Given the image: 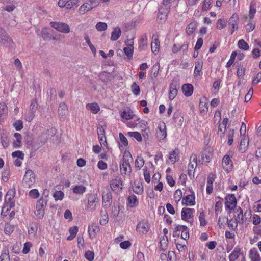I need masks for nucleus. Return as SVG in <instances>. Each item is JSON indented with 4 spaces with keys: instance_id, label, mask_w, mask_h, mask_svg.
Wrapping results in <instances>:
<instances>
[{
    "instance_id": "f257e3e1",
    "label": "nucleus",
    "mask_w": 261,
    "mask_h": 261,
    "mask_svg": "<svg viewBox=\"0 0 261 261\" xmlns=\"http://www.w3.org/2000/svg\"><path fill=\"white\" fill-rule=\"evenodd\" d=\"M15 195V189H11L8 191L5 195L4 206L2 208L1 215L5 216L6 215L4 214L5 210L6 209V212H7L11 208L14 207L15 201L14 199Z\"/></svg>"
},
{
    "instance_id": "f03ea898",
    "label": "nucleus",
    "mask_w": 261,
    "mask_h": 261,
    "mask_svg": "<svg viewBox=\"0 0 261 261\" xmlns=\"http://www.w3.org/2000/svg\"><path fill=\"white\" fill-rule=\"evenodd\" d=\"M132 155L129 152L124 153V155L120 163V172L122 174L126 175L131 172V167L129 160Z\"/></svg>"
},
{
    "instance_id": "7ed1b4c3",
    "label": "nucleus",
    "mask_w": 261,
    "mask_h": 261,
    "mask_svg": "<svg viewBox=\"0 0 261 261\" xmlns=\"http://www.w3.org/2000/svg\"><path fill=\"white\" fill-rule=\"evenodd\" d=\"M98 5L97 0H87L79 7L78 12L80 15H84Z\"/></svg>"
},
{
    "instance_id": "20e7f679",
    "label": "nucleus",
    "mask_w": 261,
    "mask_h": 261,
    "mask_svg": "<svg viewBox=\"0 0 261 261\" xmlns=\"http://www.w3.org/2000/svg\"><path fill=\"white\" fill-rule=\"evenodd\" d=\"M229 261H245V254L242 248L236 246L229 255Z\"/></svg>"
},
{
    "instance_id": "39448f33",
    "label": "nucleus",
    "mask_w": 261,
    "mask_h": 261,
    "mask_svg": "<svg viewBox=\"0 0 261 261\" xmlns=\"http://www.w3.org/2000/svg\"><path fill=\"white\" fill-rule=\"evenodd\" d=\"M46 204V200L42 197L37 201L36 211L34 213L38 218L40 219L43 217L44 215V208Z\"/></svg>"
},
{
    "instance_id": "423d86ee",
    "label": "nucleus",
    "mask_w": 261,
    "mask_h": 261,
    "mask_svg": "<svg viewBox=\"0 0 261 261\" xmlns=\"http://www.w3.org/2000/svg\"><path fill=\"white\" fill-rule=\"evenodd\" d=\"M23 184L29 188L31 187L36 182V176L32 170L26 171L23 179Z\"/></svg>"
},
{
    "instance_id": "0eeeda50",
    "label": "nucleus",
    "mask_w": 261,
    "mask_h": 261,
    "mask_svg": "<svg viewBox=\"0 0 261 261\" xmlns=\"http://www.w3.org/2000/svg\"><path fill=\"white\" fill-rule=\"evenodd\" d=\"M195 212L194 208H183L181 211V219L185 221L190 223L192 225L193 223V215Z\"/></svg>"
},
{
    "instance_id": "6e6552de",
    "label": "nucleus",
    "mask_w": 261,
    "mask_h": 261,
    "mask_svg": "<svg viewBox=\"0 0 261 261\" xmlns=\"http://www.w3.org/2000/svg\"><path fill=\"white\" fill-rule=\"evenodd\" d=\"M167 136L166 125L164 122H160L158 124V129L156 132V137L160 142L164 141Z\"/></svg>"
},
{
    "instance_id": "1a4fd4ad",
    "label": "nucleus",
    "mask_w": 261,
    "mask_h": 261,
    "mask_svg": "<svg viewBox=\"0 0 261 261\" xmlns=\"http://www.w3.org/2000/svg\"><path fill=\"white\" fill-rule=\"evenodd\" d=\"M50 25L57 31L65 34L70 32V28L68 24L61 22H50Z\"/></svg>"
},
{
    "instance_id": "9d476101",
    "label": "nucleus",
    "mask_w": 261,
    "mask_h": 261,
    "mask_svg": "<svg viewBox=\"0 0 261 261\" xmlns=\"http://www.w3.org/2000/svg\"><path fill=\"white\" fill-rule=\"evenodd\" d=\"M237 204V199L234 194H228L225 198V209L234 210Z\"/></svg>"
},
{
    "instance_id": "9b49d317",
    "label": "nucleus",
    "mask_w": 261,
    "mask_h": 261,
    "mask_svg": "<svg viewBox=\"0 0 261 261\" xmlns=\"http://www.w3.org/2000/svg\"><path fill=\"white\" fill-rule=\"evenodd\" d=\"M124 43L126 46L123 48V51L127 58L130 60L132 59L134 54V39H128Z\"/></svg>"
},
{
    "instance_id": "f8f14e48",
    "label": "nucleus",
    "mask_w": 261,
    "mask_h": 261,
    "mask_svg": "<svg viewBox=\"0 0 261 261\" xmlns=\"http://www.w3.org/2000/svg\"><path fill=\"white\" fill-rule=\"evenodd\" d=\"M99 203V200L97 194L92 193L89 195L86 208L89 210L95 209L97 204Z\"/></svg>"
},
{
    "instance_id": "ddd939ff",
    "label": "nucleus",
    "mask_w": 261,
    "mask_h": 261,
    "mask_svg": "<svg viewBox=\"0 0 261 261\" xmlns=\"http://www.w3.org/2000/svg\"><path fill=\"white\" fill-rule=\"evenodd\" d=\"M150 224L147 221L143 220L139 222L136 226V231L140 234H146L150 229Z\"/></svg>"
},
{
    "instance_id": "4468645a",
    "label": "nucleus",
    "mask_w": 261,
    "mask_h": 261,
    "mask_svg": "<svg viewBox=\"0 0 261 261\" xmlns=\"http://www.w3.org/2000/svg\"><path fill=\"white\" fill-rule=\"evenodd\" d=\"M222 167L227 173L230 172L233 169V162L231 157L226 154L224 155L222 160Z\"/></svg>"
},
{
    "instance_id": "2eb2a0df",
    "label": "nucleus",
    "mask_w": 261,
    "mask_h": 261,
    "mask_svg": "<svg viewBox=\"0 0 261 261\" xmlns=\"http://www.w3.org/2000/svg\"><path fill=\"white\" fill-rule=\"evenodd\" d=\"M170 6L163 3L159 9L158 18L161 20L165 21L167 18Z\"/></svg>"
},
{
    "instance_id": "dca6fc26",
    "label": "nucleus",
    "mask_w": 261,
    "mask_h": 261,
    "mask_svg": "<svg viewBox=\"0 0 261 261\" xmlns=\"http://www.w3.org/2000/svg\"><path fill=\"white\" fill-rule=\"evenodd\" d=\"M12 41L5 30L0 28V43L5 46L11 45Z\"/></svg>"
},
{
    "instance_id": "f3484780",
    "label": "nucleus",
    "mask_w": 261,
    "mask_h": 261,
    "mask_svg": "<svg viewBox=\"0 0 261 261\" xmlns=\"http://www.w3.org/2000/svg\"><path fill=\"white\" fill-rule=\"evenodd\" d=\"M110 186L112 190L115 192L120 191L122 189L123 182L120 177L117 176L112 179L110 182Z\"/></svg>"
},
{
    "instance_id": "a211bd4d",
    "label": "nucleus",
    "mask_w": 261,
    "mask_h": 261,
    "mask_svg": "<svg viewBox=\"0 0 261 261\" xmlns=\"http://www.w3.org/2000/svg\"><path fill=\"white\" fill-rule=\"evenodd\" d=\"M250 261H261V256L256 248H251L248 252Z\"/></svg>"
},
{
    "instance_id": "6ab92c4d",
    "label": "nucleus",
    "mask_w": 261,
    "mask_h": 261,
    "mask_svg": "<svg viewBox=\"0 0 261 261\" xmlns=\"http://www.w3.org/2000/svg\"><path fill=\"white\" fill-rule=\"evenodd\" d=\"M100 228L96 224H92L88 226V232L90 239L93 240L99 232Z\"/></svg>"
},
{
    "instance_id": "aec40b11",
    "label": "nucleus",
    "mask_w": 261,
    "mask_h": 261,
    "mask_svg": "<svg viewBox=\"0 0 261 261\" xmlns=\"http://www.w3.org/2000/svg\"><path fill=\"white\" fill-rule=\"evenodd\" d=\"M182 205L186 206H193L195 204V197L194 194H190L183 197L181 200Z\"/></svg>"
},
{
    "instance_id": "412c9836",
    "label": "nucleus",
    "mask_w": 261,
    "mask_h": 261,
    "mask_svg": "<svg viewBox=\"0 0 261 261\" xmlns=\"http://www.w3.org/2000/svg\"><path fill=\"white\" fill-rule=\"evenodd\" d=\"M176 232H181V237L185 240L189 238V230L187 226L178 225L175 227Z\"/></svg>"
},
{
    "instance_id": "4be33fe9",
    "label": "nucleus",
    "mask_w": 261,
    "mask_h": 261,
    "mask_svg": "<svg viewBox=\"0 0 261 261\" xmlns=\"http://www.w3.org/2000/svg\"><path fill=\"white\" fill-rule=\"evenodd\" d=\"M183 94L186 97L191 96L193 93L194 87L191 84H185L181 87Z\"/></svg>"
},
{
    "instance_id": "5701e85b",
    "label": "nucleus",
    "mask_w": 261,
    "mask_h": 261,
    "mask_svg": "<svg viewBox=\"0 0 261 261\" xmlns=\"http://www.w3.org/2000/svg\"><path fill=\"white\" fill-rule=\"evenodd\" d=\"M73 193L77 195H83L86 191V187L83 185H75L72 187Z\"/></svg>"
},
{
    "instance_id": "b1692460",
    "label": "nucleus",
    "mask_w": 261,
    "mask_h": 261,
    "mask_svg": "<svg viewBox=\"0 0 261 261\" xmlns=\"http://www.w3.org/2000/svg\"><path fill=\"white\" fill-rule=\"evenodd\" d=\"M208 106L207 100L205 98L200 99L199 104V109L202 115H205L208 111Z\"/></svg>"
},
{
    "instance_id": "393cba45",
    "label": "nucleus",
    "mask_w": 261,
    "mask_h": 261,
    "mask_svg": "<svg viewBox=\"0 0 261 261\" xmlns=\"http://www.w3.org/2000/svg\"><path fill=\"white\" fill-rule=\"evenodd\" d=\"M134 115L133 112L129 108L124 109L120 114L121 117L126 120L132 119Z\"/></svg>"
},
{
    "instance_id": "a878e982",
    "label": "nucleus",
    "mask_w": 261,
    "mask_h": 261,
    "mask_svg": "<svg viewBox=\"0 0 261 261\" xmlns=\"http://www.w3.org/2000/svg\"><path fill=\"white\" fill-rule=\"evenodd\" d=\"M256 9L255 8V7L252 4H251L250 5V7H249V15H248V16H247V15L243 16V17L242 18L243 21L244 22H246L248 20V19H253V20L255 14L256 13Z\"/></svg>"
},
{
    "instance_id": "bb28decb",
    "label": "nucleus",
    "mask_w": 261,
    "mask_h": 261,
    "mask_svg": "<svg viewBox=\"0 0 261 261\" xmlns=\"http://www.w3.org/2000/svg\"><path fill=\"white\" fill-rule=\"evenodd\" d=\"M249 145V140H248V137L244 136L241 139L240 144L239 147V150L241 152H245Z\"/></svg>"
},
{
    "instance_id": "cd10ccee",
    "label": "nucleus",
    "mask_w": 261,
    "mask_h": 261,
    "mask_svg": "<svg viewBox=\"0 0 261 261\" xmlns=\"http://www.w3.org/2000/svg\"><path fill=\"white\" fill-rule=\"evenodd\" d=\"M229 24L231 27V34H232L235 30L238 29L237 24V16L236 14H233L229 20Z\"/></svg>"
},
{
    "instance_id": "c85d7f7f",
    "label": "nucleus",
    "mask_w": 261,
    "mask_h": 261,
    "mask_svg": "<svg viewBox=\"0 0 261 261\" xmlns=\"http://www.w3.org/2000/svg\"><path fill=\"white\" fill-rule=\"evenodd\" d=\"M153 41H152L151 47L152 51L154 54H156L160 48V41L158 38L155 36H153L152 37Z\"/></svg>"
},
{
    "instance_id": "c756f323",
    "label": "nucleus",
    "mask_w": 261,
    "mask_h": 261,
    "mask_svg": "<svg viewBox=\"0 0 261 261\" xmlns=\"http://www.w3.org/2000/svg\"><path fill=\"white\" fill-rule=\"evenodd\" d=\"M121 35V30L119 27H116L113 28L111 33V40L115 41L118 40Z\"/></svg>"
},
{
    "instance_id": "7c9ffc66",
    "label": "nucleus",
    "mask_w": 261,
    "mask_h": 261,
    "mask_svg": "<svg viewBox=\"0 0 261 261\" xmlns=\"http://www.w3.org/2000/svg\"><path fill=\"white\" fill-rule=\"evenodd\" d=\"M14 137L15 138V141L13 142V146L14 148H18L21 146L22 136L20 134L15 133L14 134Z\"/></svg>"
},
{
    "instance_id": "2f4dec72",
    "label": "nucleus",
    "mask_w": 261,
    "mask_h": 261,
    "mask_svg": "<svg viewBox=\"0 0 261 261\" xmlns=\"http://www.w3.org/2000/svg\"><path fill=\"white\" fill-rule=\"evenodd\" d=\"M243 22L246 23L245 25V28L247 33L252 31L255 28V23L253 19H248L247 22H244L243 21Z\"/></svg>"
},
{
    "instance_id": "473e14b6",
    "label": "nucleus",
    "mask_w": 261,
    "mask_h": 261,
    "mask_svg": "<svg viewBox=\"0 0 261 261\" xmlns=\"http://www.w3.org/2000/svg\"><path fill=\"white\" fill-rule=\"evenodd\" d=\"M127 201L128 204L130 207H135L138 204V200L137 197L134 194L128 196Z\"/></svg>"
},
{
    "instance_id": "72a5a7b5",
    "label": "nucleus",
    "mask_w": 261,
    "mask_h": 261,
    "mask_svg": "<svg viewBox=\"0 0 261 261\" xmlns=\"http://www.w3.org/2000/svg\"><path fill=\"white\" fill-rule=\"evenodd\" d=\"M86 108L90 110L93 114H96L100 111V107L96 102L88 103L86 105Z\"/></svg>"
},
{
    "instance_id": "f704fd0d",
    "label": "nucleus",
    "mask_w": 261,
    "mask_h": 261,
    "mask_svg": "<svg viewBox=\"0 0 261 261\" xmlns=\"http://www.w3.org/2000/svg\"><path fill=\"white\" fill-rule=\"evenodd\" d=\"M168 246V240L167 236H163L160 239V249L163 251L167 250Z\"/></svg>"
},
{
    "instance_id": "c9c22d12",
    "label": "nucleus",
    "mask_w": 261,
    "mask_h": 261,
    "mask_svg": "<svg viewBox=\"0 0 261 261\" xmlns=\"http://www.w3.org/2000/svg\"><path fill=\"white\" fill-rule=\"evenodd\" d=\"M8 108L5 103H0V120H3L7 116Z\"/></svg>"
},
{
    "instance_id": "e433bc0d",
    "label": "nucleus",
    "mask_w": 261,
    "mask_h": 261,
    "mask_svg": "<svg viewBox=\"0 0 261 261\" xmlns=\"http://www.w3.org/2000/svg\"><path fill=\"white\" fill-rule=\"evenodd\" d=\"M203 62L201 61H198L195 63V69L194 71V77H197L200 75L202 70Z\"/></svg>"
},
{
    "instance_id": "4c0bfd02",
    "label": "nucleus",
    "mask_w": 261,
    "mask_h": 261,
    "mask_svg": "<svg viewBox=\"0 0 261 261\" xmlns=\"http://www.w3.org/2000/svg\"><path fill=\"white\" fill-rule=\"evenodd\" d=\"M169 89V98L172 100L177 96L178 90L176 86L173 85H170Z\"/></svg>"
},
{
    "instance_id": "58836bf2",
    "label": "nucleus",
    "mask_w": 261,
    "mask_h": 261,
    "mask_svg": "<svg viewBox=\"0 0 261 261\" xmlns=\"http://www.w3.org/2000/svg\"><path fill=\"white\" fill-rule=\"evenodd\" d=\"M197 166V158L196 154H192L190 158V162L188 165L189 168L192 169H195Z\"/></svg>"
},
{
    "instance_id": "ea45409f",
    "label": "nucleus",
    "mask_w": 261,
    "mask_h": 261,
    "mask_svg": "<svg viewBox=\"0 0 261 261\" xmlns=\"http://www.w3.org/2000/svg\"><path fill=\"white\" fill-rule=\"evenodd\" d=\"M178 159L179 157L177 150H173L169 153V159L171 163H175L178 161Z\"/></svg>"
},
{
    "instance_id": "a19ab883",
    "label": "nucleus",
    "mask_w": 261,
    "mask_h": 261,
    "mask_svg": "<svg viewBox=\"0 0 261 261\" xmlns=\"http://www.w3.org/2000/svg\"><path fill=\"white\" fill-rule=\"evenodd\" d=\"M237 45L238 48L241 50L247 51L249 49L248 44L244 39L239 40L238 42Z\"/></svg>"
},
{
    "instance_id": "79ce46f5",
    "label": "nucleus",
    "mask_w": 261,
    "mask_h": 261,
    "mask_svg": "<svg viewBox=\"0 0 261 261\" xmlns=\"http://www.w3.org/2000/svg\"><path fill=\"white\" fill-rule=\"evenodd\" d=\"M68 111V107L65 103H61L58 109V113L61 117L64 116Z\"/></svg>"
},
{
    "instance_id": "37998d69",
    "label": "nucleus",
    "mask_w": 261,
    "mask_h": 261,
    "mask_svg": "<svg viewBox=\"0 0 261 261\" xmlns=\"http://www.w3.org/2000/svg\"><path fill=\"white\" fill-rule=\"evenodd\" d=\"M119 137L120 139L119 147H125L128 145V141L124 135L122 133L119 134Z\"/></svg>"
},
{
    "instance_id": "c03bdc74",
    "label": "nucleus",
    "mask_w": 261,
    "mask_h": 261,
    "mask_svg": "<svg viewBox=\"0 0 261 261\" xmlns=\"http://www.w3.org/2000/svg\"><path fill=\"white\" fill-rule=\"evenodd\" d=\"M133 191L137 194L141 195L143 193V187L139 183H135L133 187Z\"/></svg>"
},
{
    "instance_id": "a18cd8bd",
    "label": "nucleus",
    "mask_w": 261,
    "mask_h": 261,
    "mask_svg": "<svg viewBox=\"0 0 261 261\" xmlns=\"http://www.w3.org/2000/svg\"><path fill=\"white\" fill-rule=\"evenodd\" d=\"M160 70L159 63H155L152 68V72L151 77L152 79L156 78L159 75V71Z\"/></svg>"
},
{
    "instance_id": "49530a36",
    "label": "nucleus",
    "mask_w": 261,
    "mask_h": 261,
    "mask_svg": "<svg viewBox=\"0 0 261 261\" xmlns=\"http://www.w3.org/2000/svg\"><path fill=\"white\" fill-rule=\"evenodd\" d=\"M198 219L201 226H204L207 224V221L205 219V214L203 211H202L198 215Z\"/></svg>"
},
{
    "instance_id": "de8ad7c7",
    "label": "nucleus",
    "mask_w": 261,
    "mask_h": 261,
    "mask_svg": "<svg viewBox=\"0 0 261 261\" xmlns=\"http://www.w3.org/2000/svg\"><path fill=\"white\" fill-rule=\"evenodd\" d=\"M196 29V24L194 22L190 23L186 29V32L187 35H191L192 34Z\"/></svg>"
},
{
    "instance_id": "09e8293b",
    "label": "nucleus",
    "mask_w": 261,
    "mask_h": 261,
    "mask_svg": "<svg viewBox=\"0 0 261 261\" xmlns=\"http://www.w3.org/2000/svg\"><path fill=\"white\" fill-rule=\"evenodd\" d=\"M145 161L142 156H137L135 160V167L140 169L144 165Z\"/></svg>"
},
{
    "instance_id": "8fccbe9b",
    "label": "nucleus",
    "mask_w": 261,
    "mask_h": 261,
    "mask_svg": "<svg viewBox=\"0 0 261 261\" xmlns=\"http://www.w3.org/2000/svg\"><path fill=\"white\" fill-rule=\"evenodd\" d=\"M238 221L237 218L230 219L228 222V225L230 228L236 230L238 227Z\"/></svg>"
},
{
    "instance_id": "3c124183",
    "label": "nucleus",
    "mask_w": 261,
    "mask_h": 261,
    "mask_svg": "<svg viewBox=\"0 0 261 261\" xmlns=\"http://www.w3.org/2000/svg\"><path fill=\"white\" fill-rule=\"evenodd\" d=\"M41 36L44 40H50V36L48 29L46 28H43L41 31Z\"/></svg>"
},
{
    "instance_id": "603ef678",
    "label": "nucleus",
    "mask_w": 261,
    "mask_h": 261,
    "mask_svg": "<svg viewBox=\"0 0 261 261\" xmlns=\"http://www.w3.org/2000/svg\"><path fill=\"white\" fill-rule=\"evenodd\" d=\"M127 135L131 137L135 138L138 142H140L142 140L141 135L138 132H128Z\"/></svg>"
},
{
    "instance_id": "864d4df0",
    "label": "nucleus",
    "mask_w": 261,
    "mask_h": 261,
    "mask_svg": "<svg viewBox=\"0 0 261 261\" xmlns=\"http://www.w3.org/2000/svg\"><path fill=\"white\" fill-rule=\"evenodd\" d=\"M28 195L31 198L37 199L39 197L40 193L37 189H33L29 191Z\"/></svg>"
},
{
    "instance_id": "5fc2aeb1",
    "label": "nucleus",
    "mask_w": 261,
    "mask_h": 261,
    "mask_svg": "<svg viewBox=\"0 0 261 261\" xmlns=\"http://www.w3.org/2000/svg\"><path fill=\"white\" fill-rule=\"evenodd\" d=\"M182 196V193L181 190H176L174 194V200L175 202L177 204L178 202L181 200Z\"/></svg>"
},
{
    "instance_id": "6e6d98bb",
    "label": "nucleus",
    "mask_w": 261,
    "mask_h": 261,
    "mask_svg": "<svg viewBox=\"0 0 261 261\" xmlns=\"http://www.w3.org/2000/svg\"><path fill=\"white\" fill-rule=\"evenodd\" d=\"M111 200L112 196L110 193H107L102 196L103 203H105V206L109 205Z\"/></svg>"
},
{
    "instance_id": "4d7b16f0",
    "label": "nucleus",
    "mask_w": 261,
    "mask_h": 261,
    "mask_svg": "<svg viewBox=\"0 0 261 261\" xmlns=\"http://www.w3.org/2000/svg\"><path fill=\"white\" fill-rule=\"evenodd\" d=\"M80 0H67V9L69 10L77 7Z\"/></svg>"
},
{
    "instance_id": "13d9d810",
    "label": "nucleus",
    "mask_w": 261,
    "mask_h": 261,
    "mask_svg": "<svg viewBox=\"0 0 261 261\" xmlns=\"http://www.w3.org/2000/svg\"><path fill=\"white\" fill-rule=\"evenodd\" d=\"M1 143L4 148H7L9 143V139L6 135H1Z\"/></svg>"
},
{
    "instance_id": "bf43d9fd",
    "label": "nucleus",
    "mask_w": 261,
    "mask_h": 261,
    "mask_svg": "<svg viewBox=\"0 0 261 261\" xmlns=\"http://www.w3.org/2000/svg\"><path fill=\"white\" fill-rule=\"evenodd\" d=\"M35 116V113L29 110V111L24 114V119L27 121L31 122L34 119Z\"/></svg>"
},
{
    "instance_id": "052dcab7",
    "label": "nucleus",
    "mask_w": 261,
    "mask_h": 261,
    "mask_svg": "<svg viewBox=\"0 0 261 261\" xmlns=\"http://www.w3.org/2000/svg\"><path fill=\"white\" fill-rule=\"evenodd\" d=\"M95 28L98 31L101 32L107 30L108 25L105 22H99L96 24Z\"/></svg>"
},
{
    "instance_id": "680f3d73",
    "label": "nucleus",
    "mask_w": 261,
    "mask_h": 261,
    "mask_svg": "<svg viewBox=\"0 0 261 261\" xmlns=\"http://www.w3.org/2000/svg\"><path fill=\"white\" fill-rule=\"evenodd\" d=\"M131 90L132 93L135 95H139L140 94V90L139 86L134 82L133 83L131 86Z\"/></svg>"
},
{
    "instance_id": "e2e57ef3",
    "label": "nucleus",
    "mask_w": 261,
    "mask_h": 261,
    "mask_svg": "<svg viewBox=\"0 0 261 261\" xmlns=\"http://www.w3.org/2000/svg\"><path fill=\"white\" fill-rule=\"evenodd\" d=\"M38 108V104L36 99H33L31 101L30 105L29 106V110L34 113H36Z\"/></svg>"
},
{
    "instance_id": "0e129e2a",
    "label": "nucleus",
    "mask_w": 261,
    "mask_h": 261,
    "mask_svg": "<svg viewBox=\"0 0 261 261\" xmlns=\"http://www.w3.org/2000/svg\"><path fill=\"white\" fill-rule=\"evenodd\" d=\"M37 230V228L36 227V226L33 224L29 225V226L28 228V231L29 235L32 237H34L36 235Z\"/></svg>"
},
{
    "instance_id": "69168bd1",
    "label": "nucleus",
    "mask_w": 261,
    "mask_h": 261,
    "mask_svg": "<svg viewBox=\"0 0 261 261\" xmlns=\"http://www.w3.org/2000/svg\"><path fill=\"white\" fill-rule=\"evenodd\" d=\"M55 200H61L64 196V193L61 191H56L53 195Z\"/></svg>"
},
{
    "instance_id": "338daca9",
    "label": "nucleus",
    "mask_w": 261,
    "mask_h": 261,
    "mask_svg": "<svg viewBox=\"0 0 261 261\" xmlns=\"http://www.w3.org/2000/svg\"><path fill=\"white\" fill-rule=\"evenodd\" d=\"M14 231V226L10 224H6L4 228V232L5 234L10 235Z\"/></svg>"
},
{
    "instance_id": "774afa93",
    "label": "nucleus",
    "mask_w": 261,
    "mask_h": 261,
    "mask_svg": "<svg viewBox=\"0 0 261 261\" xmlns=\"http://www.w3.org/2000/svg\"><path fill=\"white\" fill-rule=\"evenodd\" d=\"M252 208L255 212H261V199L253 203Z\"/></svg>"
}]
</instances>
